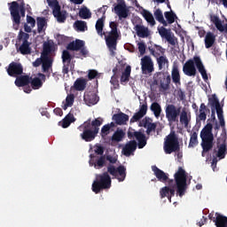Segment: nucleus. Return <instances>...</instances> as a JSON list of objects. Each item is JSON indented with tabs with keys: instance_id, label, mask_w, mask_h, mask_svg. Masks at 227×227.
<instances>
[{
	"instance_id": "f257e3e1",
	"label": "nucleus",
	"mask_w": 227,
	"mask_h": 227,
	"mask_svg": "<svg viewBox=\"0 0 227 227\" xmlns=\"http://www.w3.org/2000/svg\"><path fill=\"white\" fill-rule=\"evenodd\" d=\"M104 22H106V16H102L99 18L95 25L97 34L98 36H105L106 47L109 49L110 56L114 58L116 56V47L118 45V38L120 37V34H118V23L115 21H111L109 23V27L111 31L104 32Z\"/></svg>"
},
{
	"instance_id": "f03ea898",
	"label": "nucleus",
	"mask_w": 227,
	"mask_h": 227,
	"mask_svg": "<svg viewBox=\"0 0 227 227\" xmlns=\"http://www.w3.org/2000/svg\"><path fill=\"white\" fill-rule=\"evenodd\" d=\"M102 119L98 118L94 121H84L82 125L78 127L81 133L80 137L86 143H90L97 137L98 130H100V125H102Z\"/></svg>"
},
{
	"instance_id": "7ed1b4c3",
	"label": "nucleus",
	"mask_w": 227,
	"mask_h": 227,
	"mask_svg": "<svg viewBox=\"0 0 227 227\" xmlns=\"http://www.w3.org/2000/svg\"><path fill=\"white\" fill-rule=\"evenodd\" d=\"M196 67L201 74L202 79H204V81H208L207 69H205V66H203L201 58L199 56H194L193 59H188L183 67V72L185 75H188V77H194V75H196Z\"/></svg>"
},
{
	"instance_id": "20e7f679",
	"label": "nucleus",
	"mask_w": 227,
	"mask_h": 227,
	"mask_svg": "<svg viewBox=\"0 0 227 227\" xmlns=\"http://www.w3.org/2000/svg\"><path fill=\"white\" fill-rule=\"evenodd\" d=\"M212 123H207L200 131V139H201V147L203 149V153L210 152L212 148H214V133H212Z\"/></svg>"
},
{
	"instance_id": "39448f33",
	"label": "nucleus",
	"mask_w": 227,
	"mask_h": 227,
	"mask_svg": "<svg viewBox=\"0 0 227 227\" xmlns=\"http://www.w3.org/2000/svg\"><path fill=\"white\" fill-rule=\"evenodd\" d=\"M111 176H109L108 171L98 175L96 180L92 183V192L98 194L100 191H104V189H111Z\"/></svg>"
},
{
	"instance_id": "423d86ee",
	"label": "nucleus",
	"mask_w": 227,
	"mask_h": 227,
	"mask_svg": "<svg viewBox=\"0 0 227 227\" xmlns=\"http://www.w3.org/2000/svg\"><path fill=\"white\" fill-rule=\"evenodd\" d=\"M84 45V41L76 39L67 44V50L73 51L74 52H79L74 53V58H76V59H82V58H88L90 56V51H88V48Z\"/></svg>"
},
{
	"instance_id": "0eeeda50",
	"label": "nucleus",
	"mask_w": 227,
	"mask_h": 227,
	"mask_svg": "<svg viewBox=\"0 0 227 227\" xmlns=\"http://www.w3.org/2000/svg\"><path fill=\"white\" fill-rule=\"evenodd\" d=\"M163 150L167 155L175 152H180V142L178 136L175 131H171L166 137L163 145Z\"/></svg>"
},
{
	"instance_id": "6e6552de",
	"label": "nucleus",
	"mask_w": 227,
	"mask_h": 227,
	"mask_svg": "<svg viewBox=\"0 0 227 227\" xmlns=\"http://www.w3.org/2000/svg\"><path fill=\"white\" fill-rule=\"evenodd\" d=\"M174 178L177 188V193L182 198V196L185 194V190L187 189V174L182 167L178 168L177 172L174 175Z\"/></svg>"
},
{
	"instance_id": "1a4fd4ad",
	"label": "nucleus",
	"mask_w": 227,
	"mask_h": 227,
	"mask_svg": "<svg viewBox=\"0 0 227 227\" xmlns=\"http://www.w3.org/2000/svg\"><path fill=\"white\" fill-rule=\"evenodd\" d=\"M28 40H29V34L26 32H22V30H20L18 35V41L16 43V47L17 49H19L20 52L24 56L26 54H31V43H29Z\"/></svg>"
},
{
	"instance_id": "9d476101",
	"label": "nucleus",
	"mask_w": 227,
	"mask_h": 227,
	"mask_svg": "<svg viewBox=\"0 0 227 227\" xmlns=\"http://www.w3.org/2000/svg\"><path fill=\"white\" fill-rule=\"evenodd\" d=\"M50 8H52V14L59 23H63L67 20L68 13L67 11H61V5L58 0H47Z\"/></svg>"
},
{
	"instance_id": "9b49d317",
	"label": "nucleus",
	"mask_w": 227,
	"mask_h": 227,
	"mask_svg": "<svg viewBox=\"0 0 227 227\" xmlns=\"http://www.w3.org/2000/svg\"><path fill=\"white\" fill-rule=\"evenodd\" d=\"M20 4L15 1L12 2L9 8L12 22L13 24H16V26L20 25V13L19 10H26V4L24 3V0H20Z\"/></svg>"
},
{
	"instance_id": "f8f14e48",
	"label": "nucleus",
	"mask_w": 227,
	"mask_h": 227,
	"mask_svg": "<svg viewBox=\"0 0 227 227\" xmlns=\"http://www.w3.org/2000/svg\"><path fill=\"white\" fill-rule=\"evenodd\" d=\"M182 108L176 107L175 105H168L165 108V114L168 123H178Z\"/></svg>"
},
{
	"instance_id": "ddd939ff",
	"label": "nucleus",
	"mask_w": 227,
	"mask_h": 227,
	"mask_svg": "<svg viewBox=\"0 0 227 227\" xmlns=\"http://www.w3.org/2000/svg\"><path fill=\"white\" fill-rule=\"evenodd\" d=\"M107 171L109 175L114 176L118 182H125V178H127V168L123 165H120L117 168L114 167V165H108Z\"/></svg>"
},
{
	"instance_id": "4468645a",
	"label": "nucleus",
	"mask_w": 227,
	"mask_h": 227,
	"mask_svg": "<svg viewBox=\"0 0 227 227\" xmlns=\"http://www.w3.org/2000/svg\"><path fill=\"white\" fill-rule=\"evenodd\" d=\"M142 74L148 75V74H153L155 71L153 67V60L152 57L145 55L140 60Z\"/></svg>"
},
{
	"instance_id": "2eb2a0df",
	"label": "nucleus",
	"mask_w": 227,
	"mask_h": 227,
	"mask_svg": "<svg viewBox=\"0 0 227 227\" xmlns=\"http://www.w3.org/2000/svg\"><path fill=\"white\" fill-rule=\"evenodd\" d=\"M6 72L10 77H19V75L24 74V67L22 64L12 61L9 64Z\"/></svg>"
},
{
	"instance_id": "dca6fc26",
	"label": "nucleus",
	"mask_w": 227,
	"mask_h": 227,
	"mask_svg": "<svg viewBox=\"0 0 227 227\" xmlns=\"http://www.w3.org/2000/svg\"><path fill=\"white\" fill-rule=\"evenodd\" d=\"M175 181L173 179L168 181L169 186L162 187L160 190V196L161 199L168 198L169 203H171V198L175 196ZM174 184V185H173Z\"/></svg>"
},
{
	"instance_id": "f3484780",
	"label": "nucleus",
	"mask_w": 227,
	"mask_h": 227,
	"mask_svg": "<svg viewBox=\"0 0 227 227\" xmlns=\"http://www.w3.org/2000/svg\"><path fill=\"white\" fill-rule=\"evenodd\" d=\"M157 80L154 82H160L161 90H169V84H171V75L166 73H159Z\"/></svg>"
},
{
	"instance_id": "a211bd4d",
	"label": "nucleus",
	"mask_w": 227,
	"mask_h": 227,
	"mask_svg": "<svg viewBox=\"0 0 227 227\" xmlns=\"http://www.w3.org/2000/svg\"><path fill=\"white\" fill-rule=\"evenodd\" d=\"M114 12L118 15L119 19H127L129 17V9H127V4L125 1H121L114 6Z\"/></svg>"
},
{
	"instance_id": "6ab92c4d",
	"label": "nucleus",
	"mask_w": 227,
	"mask_h": 227,
	"mask_svg": "<svg viewBox=\"0 0 227 227\" xmlns=\"http://www.w3.org/2000/svg\"><path fill=\"white\" fill-rule=\"evenodd\" d=\"M159 35L161 36V38H165L170 45H176V42H175V35L171 32V29H168L164 27H160L158 28Z\"/></svg>"
},
{
	"instance_id": "aec40b11",
	"label": "nucleus",
	"mask_w": 227,
	"mask_h": 227,
	"mask_svg": "<svg viewBox=\"0 0 227 227\" xmlns=\"http://www.w3.org/2000/svg\"><path fill=\"white\" fill-rule=\"evenodd\" d=\"M136 150H137V142L136 140H130L123 146L121 153L125 157H130V155H134Z\"/></svg>"
},
{
	"instance_id": "412c9836",
	"label": "nucleus",
	"mask_w": 227,
	"mask_h": 227,
	"mask_svg": "<svg viewBox=\"0 0 227 227\" xmlns=\"http://www.w3.org/2000/svg\"><path fill=\"white\" fill-rule=\"evenodd\" d=\"M140 127H144V129H146V134L150 136L152 132H155V129H157V124H155V122H152V119H150L149 117H145L140 121Z\"/></svg>"
},
{
	"instance_id": "4be33fe9",
	"label": "nucleus",
	"mask_w": 227,
	"mask_h": 227,
	"mask_svg": "<svg viewBox=\"0 0 227 227\" xmlns=\"http://www.w3.org/2000/svg\"><path fill=\"white\" fill-rule=\"evenodd\" d=\"M38 77H31L30 80V84L32 86L33 90H40V88H42V86H43V82L42 81H45L46 76L45 74H42V73H38Z\"/></svg>"
},
{
	"instance_id": "5701e85b",
	"label": "nucleus",
	"mask_w": 227,
	"mask_h": 227,
	"mask_svg": "<svg viewBox=\"0 0 227 227\" xmlns=\"http://www.w3.org/2000/svg\"><path fill=\"white\" fill-rule=\"evenodd\" d=\"M134 30L136 31L137 36H138L139 38H148V36H150L151 35L150 29L141 24H137L134 27Z\"/></svg>"
},
{
	"instance_id": "b1692460",
	"label": "nucleus",
	"mask_w": 227,
	"mask_h": 227,
	"mask_svg": "<svg viewBox=\"0 0 227 227\" xmlns=\"http://www.w3.org/2000/svg\"><path fill=\"white\" fill-rule=\"evenodd\" d=\"M152 170L153 171L154 176H156L159 182L166 184V182L169 180V175L166 174L163 170H160V168H158L157 166H153Z\"/></svg>"
},
{
	"instance_id": "393cba45",
	"label": "nucleus",
	"mask_w": 227,
	"mask_h": 227,
	"mask_svg": "<svg viewBox=\"0 0 227 227\" xmlns=\"http://www.w3.org/2000/svg\"><path fill=\"white\" fill-rule=\"evenodd\" d=\"M146 111H148V105L143 104L140 106V109L138 112L135 113V114L130 119V123H135V121H139L141 118H143L146 114Z\"/></svg>"
},
{
	"instance_id": "a878e982",
	"label": "nucleus",
	"mask_w": 227,
	"mask_h": 227,
	"mask_svg": "<svg viewBox=\"0 0 227 227\" xmlns=\"http://www.w3.org/2000/svg\"><path fill=\"white\" fill-rule=\"evenodd\" d=\"M148 49L152 56L156 59L160 58V56H164V53L166 52V50L158 44H153L149 46Z\"/></svg>"
},
{
	"instance_id": "bb28decb",
	"label": "nucleus",
	"mask_w": 227,
	"mask_h": 227,
	"mask_svg": "<svg viewBox=\"0 0 227 227\" xmlns=\"http://www.w3.org/2000/svg\"><path fill=\"white\" fill-rule=\"evenodd\" d=\"M83 100L87 106H95V104L98 103V96L91 91L85 92Z\"/></svg>"
},
{
	"instance_id": "cd10ccee",
	"label": "nucleus",
	"mask_w": 227,
	"mask_h": 227,
	"mask_svg": "<svg viewBox=\"0 0 227 227\" xmlns=\"http://www.w3.org/2000/svg\"><path fill=\"white\" fill-rule=\"evenodd\" d=\"M31 82V77L29 75L17 76L14 84L18 88H24V86H28Z\"/></svg>"
},
{
	"instance_id": "c85d7f7f",
	"label": "nucleus",
	"mask_w": 227,
	"mask_h": 227,
	"mask_svg": "<svg viewBox=\"0 0 227 227\" xmlns=\"http://www.w3.org/2000/svg\"><path fill=\"white\" fill-rule=\"evenodd\" d=\"M113 120L116 125H127L129 116L126 114L119 113L113 115Z\"/></svg>"
},
{
	"instance_id": "c756f323",
	"label": "nucleus",
	"mask_w": 227,
	"mask_h": 227,
	"mask_svg": "<svg viewBox=\"0 0 227 227\" xmlns=\"http://www.w3.org/2000/svg\"><path fill=\"white\" fill-rule=\"evenodd\" d=\"M216 227H227V216L215 213V218L213 219Z\"/></svg>"
},
{
	"instance_id": "7c9ffc66",
	"label": "nucleus",
	"mask_w": 227,
	"mask_h": 227,
	"mask_svg": "<svg viewBox=\"0 0 227 227\" xmlns=\"http://www.w3.org/2000/svg\"><path fill=\"white\" fill-rule=\"evenodd\" d=\"M88 85V80L84 78H78L74 83V88L76 91H84L86 86Z\"/></svg>"
},
{
	"instance_id": "2f4dec72",
	"label": "nucleus",
	"mask_w": 227,
	"mask_h": 227,
	"mask_svg": "<svg viewBox=\"0 0 227 227\" xmlns=\"http://www.w3.org/2000/svg\"><path fill=\"white\" fill-rule=\"evenodd\" d=\"M75 121V117L73 115V114L69 113L63 120L62 121L59 122V125L63 129H68L70 127V124L74 123Z\"/></svg>"
},
{
	"instance_id": "473e14b6",
	"label": "nucleus",
	"mask_w": 227,
	"mask_h": 227,
	"mask_svg": "<svg viewBox=\"0 0 227 227\" xmlns=\"http://www.w3.org/2000/svg\"><path fill=\"white\" fill-rule=\"evenodd\" d=\"M125 137V131L123 129H117L112 136L113 143H121Z\"/></svg>"
},
{
	"instance_id": "72a5a7b5",
	"label": "nucleus",
	"mask_w": 227,
	"mask_h": 227,
	"mask_svg": "<svg viewBox=\"0 0 227 227\" xmlns=\"http://www.w3.org/2000/svg\"><path fill=\"white\" fill-rule=\"evenodd\" d=\"M43 58V72L47 74L50 68H52V58L51 57H42Z\"/></svg>"
},
{
	"instance_id": "f704fd0d",
	"label": "nucleus",
	"mask_w": 227,
	"mask_h": 227,
	"mask_svg": "<svg viewBox=\"0 0 227 227\" xmlns=\"http://www.w3.org/2000/svg\"><path fill=\"white\" fill-rule=\"evenodd\" d=\"M215 43V35L212 32H207L205 37V47L210 49Z\"/></svg>"
},
{
	"instance_id": "c9c22d12",
	"label": "nucleus",
	"mask_w": 227,
	"mask_h": 227,
	"mask_svg": "<svg viewBox=\"0 0 227 227\" xmlns=\"http://www.w3.org/2000/svg\"><path fill=\"white\" fill-rule=\"evenodd\" d=\"M171 75L174 84H180V70L176 65L173 66Z\"/></svg>"
},
{
	"instance_id": "e433bc0d",
	"label": "nucleus",
	"mask_w": 227,
	"mask_h": 227,
	"mask_svg": "<svg viewBox=\"0 0 227 227\" xmlns=\"http://www.w3.org/2000/svg\"><path fill=\"white\" fill-rule=\"evenodd\" d=\"M132 72V67L130 66H127L124 72L121 73V82H129L130 79V73Z\"/></svg>"
},
{
	"instance_id": "4c0bfd02",
	"label": "nucleus",
	"mask_w": 227,
	"mask_h": 227,
	"mask_svg": "<svg viewBox=\"0 0 227 227\" xmlns=\"http://www.w3.org/2000/svg\"><path fill=\"white\" fill-rule=\"evenodd\" d=\"M150 109L152 112H153L155 118L160 117V114L162 113V107H160V105L159 103L153 102L151 105Z\"/></svg>"
},
{
	"instance_id": "58836bf2",
	"label": "nucleus",
	"mask_w": 227,
	"mask_h": 227,
	"mask_svg": "<svg viewBox=\"0 0 227 227\" xmlns=\"http://www.w3.org/2000/svg\"><path fill=\"white\" fill-rule=\"evenodd\" d=\"M154 17L158 22L162 24L165 27H168V21L164 20V15L162 14V11L160 9H157L154 12Z\"/></svg>"
},
{
	"instance_id": "ea45409f",
	"label": "nucleus",
	"mask_w": 227,
	"mask_h": 227,
	"mask_svg": "<svg viewBox=\"0 0 227 227\" xmlns=\"http://www.w3.org/2000/svg\"><path fill=\"white\" fill-rule=\"evenodd\" d=\"M142 15L146 22H148V24H150L151 26H153L155 24V19L153 18V14H152V12L146 10H143Z\"/></svg>"
},
{
	"instance_id": "a19ab883",
	"label": "nucleus",
	"mask_w": 227,
	"mask_h": 227,
	"mask_svg": "<svg viewBox=\"0 0 227 227\" xmlns=\"http://www.w3.org/2000/svg\"><path fill=\"white\" fill-rule=\"evenodd\" d=\"M156 61L159 67V70H162V68L166 67V65H169V60H168L167 56H160L156 58Z\"/></svg>"
},
{
	"instance_id": "79ce46f5",
	"label": "nucleus",
	"mask_w": 227,
	"mask_h": 227,
	"mask_svg": "<svg viewBox=\"0 0 227 227\" xmlns=\"http://www.w3.org/2000/svg\"><path fill=\"white\" fill-rule=\"evenodd\" d=\"M51 52H52V46L49 43H44L41 57L42 58H51V56H50Z\"/></svg>"
},
{
	"instance_id": "37998d69",
	"label": "nucleus",
	"mask_w": 227,
	"mask_h": 227,
	"mask_svg": "<svg viewBox=\"0 0 227 227\" xmlns=\"http://www.w3.org/2000/svg\"><path fill=\"white\" fill-rule=\"evenodd\" d=\"M74 29H76V31H80L82 33H84V31H86V29H88V26L86 25V21L76 20L74 22Z\"/></svg>"
},
{
	"instance_id": "c03bdc74",
	"label": "nucleus",
	"mask_w": 227,
	"mask_h": 227,
	"mask_svg": "<svg viewBox=\"0 0 227 227\" xmlns=\"http://www.w3.org/2000/svg\"><path fill=\"white\" fill-rule=\"evenodd\" d=\"M218 151L216 153V157H219V159H224L226 157V143H223L221 145H217Z\"/></svg>"
},
{
	"instance_id": "a18cd8bd",
	"label": "nucleus",
	"mask_w": 227,
	"mask_h": 227,
	"mask_svg": "<svg viewBox=\"0 0 227 227\" xmlns=\"http://www.w3.org/2000/svg\"><path fill=\"white\" fill-rule=\"evenodd\" d=\"M68 51L69 50L67 49L62 51V61L63 63L70 65V63H72V59H74V57L72 56V54H70V51Z\"/></svg>"
},
{
	"instance_id": "49530a36",
	"label": "nucleus",
	"mask_w": 227,
	"mask_h": 227,
	"mask_svg": "<svg viewBox=\"0 0 227 227\" xmlns=\"http://www.w3.org/2000/svg\"><path fill=\"white\" fill-rule=\"evenodd\" d=\"M90 166H94L96 169H100L106 166V156H101L95 163L90 161Z\"/></svg>"
},
{
	"instance_id": "de8ad7c7",
	"label": "nucleus",
	"mask_w": 227,
	"mask_h": 227,
	"mask_svg": "<svg viewBox=\"0 0 227 227\" xmlns=\"http://www.w3.org/2000/svg\"><path fill=\"white\" fill-rule=\"evenodd\" d=\"M37 32L42 33L45 26H47V20L43 17H37Z\"/></svg>"
},
{
	"instance_id": "09e8293b",
	"label": "nucleus",
	"mask_w": 227,
	"mask_h": 227,
	"mask_svg": "<svg viewBox=\"0 0 227 227\" xmlns=\"http://www.w3.org/2000/svg\"><path fill=\"white\" fill-rule=\"evenodd\" d=\"M75 97L74 94H70L66 98V104L62 106L64 111H67L68 107H72L74 106Z\"/></svg>"
},
{
	"instance_id": "8fccbe9b",
	"label": "nucleus",
	"mask_w": 227,
	"mask_h": 227,
	"mask_svg": "<svg viewBox=\"0 0 227 227\" xmlns=\"http://www.w3.org/2000/svg\"><path fill=\"white\" fill-rule=\"evenodd\" d=\"M114 75L111 78V84H117L118 83V78L120 75H121V70L118 69V67H114L113 69Z\"/></svg>"
},
{
	"instance_id": "3c124183",
	"label": "nucleus",
	"mask_w": 227,
	"mask_h": 227,
	"mask_svg": "<svg viewBox=\"0 0 227 227\" xmlns=\"http://www.w3.org/2000/svg\"><path fill=\"white\" fill-rule=\"evenodd\" d=\"M136 139L138 142L137 146L139 149H142L146 146V136L145 134L141 132V134L138 135Z\"/></svg>"
},
{
	"instance_id": "603ef678",
	"label": "nucleus",
	"mask_w": 227,
	"mask_h": 227,
	"mask_svg": "<svg viewBox=\"0 0 227 227\" xmlns=\"http://www.w3.org/2000/svg\"><path fill=\"white\" fill-rule=\"evenodd\" d=\"M194 146H198V133L196 131L191 134L188 148H194Z\"/></svg>"
},
{
	"instance_id": "864d4df0",
	"label": "nucleus",
	"mask_w": 227,
	"mask_h": 227,
	"mask_svg": "<svg viewBox=\"0 0 227 227\" xmlns=\"http://www.w3.org/2000/svg\"><path fill=\"white\" fill-rule=\"evenodd\" d=\"M205 111H207V106L205 103H202L200 106V114H199V120H200V121H205V120H207V113Z\"/></svg>"
},
{
	"instance_id": "5fc2aeb1",
	"label": "nucleus",
	"mask_w": 227,
	"mask_h": 227,
	"mask_svg": "<svg viewBox=\"0 0 227 227\" xmlns=\"http://www.w3.org/2000/svg\"><path fill=\"white\" fill-rule=\"evenodd\" d=\"M208 102H209L211 107H214V109H219L221 107L219 99L217 98V97L215 95H213L212 98H209Z\"/></svg>"
},
{
	"instance_id": "6e6d98bb",
	"label": "nucleus",
	"mask_w": 227,
	"mask_h": 227,
	"mask_svg": "<svg viewBox=\"0 0 227 227\" xmlns=\"http://www.w3.org/2000/svg\"><path fill=\"white\" fill-rule=\"evenodd\" d=\"M164 15H165V19L167 20L168 24L175 23V19H176V14L175 12H173L172 11L165 12Z\"/></svg>"
},
{
	"instance_id": "4d7b16f0",
	"label": "nucleus",
	"mask_w": 227,
	"mask_h": 227,
	"mask_svg": "<svg viewBox=\"0 0 227 227\" xmlns=\"http://www.w3.org/2000/svg\"><path fill=\"white\" fill-rule=\"evenodd\" d=\"M180 116V123L184 125V127H189V117L187 116V112L183 111Z\"/></svg>"
},
{
	"instance_id": "13d9d810",
	"label": "nucleus",
	"mask_w": 227,
	"mask_h": 227,
	"mask_svg": "<svg viewBox=\"0 0 227 227\" xmlns=\"http://www.w3.org/2000/svg\"><path fill=\"white\" fill-rule=\"evenodd\" d=\"M79 15L81 19H91V12L89 11L88 8L81 9L79 12Z\"/></svg>"
},
{
	"instance_id": "bf43d9fd",
	"label": "nucleus",
	"mask_w": 227,
	"mask_h": 227,
	"mask_svg": "<svg viewBox=\"0 0 227 227\" xmlns=\"http://www.w3.org/2000/svg\"><path fill=\"white\" fill-rule=\"evenodd\" d=\"M110 132H111V129H110L109 125H106V124L104 125L101 129V133H100L101 137H103V138L106 137L107 136H109Z\"/></svg>"
},
{
	"instance_id": "052dcab7",
	"label": "nucleus",
	"mask_w": 227,
	"mask_h": 227,
	"mask_svg": "<svg viewBox=\"0 0 227 227\" xmlns=\"http://www.w3.org/2000/svg\"><path fill=\"white\" fill-rule=\"evenodd\" d=\"M138 51L140 56H145L146 54V44L144 42L137 43Z\"/></svg>"
},
{
	"instance_id": "680f3d73",
	"label": "nucleus",
	"mask_w": 227,
	"mask_h": 227,
	"mask_svg": "<svg viewBox=\"0 0 227 227\" xmlns=\"http://www.w3.org/2000/svg\"><path fill=\"white\" fill-rule=\"evenodd\" d=\"M141 134V131H135L134 129H129L128 137L129 139H137V136Z\"/></svg>"
},
{
	"instance_id": "e2e57ef3",
	"label": "nucleus",
	"mask_w": 227,
	"mask_h": 227,
	"mask_svg": "<svg viewBox=\"0 0 227 227\" xmlns=\"http://www.w3.org/2000/svg\"><path fill=\"white\" fill-rule=\"evenodd\" d=\"M98 75V72H97V70L95 69L89 70L88 78L90 81H93V79H96Z\"/></svg>"
},
{
	"instance_id": "0e129e2a",
	"label": "nucleus",
	"mask_w": 227,
	"mask_h": 227,
	"mask_svg": "<svg viewBox=\"0 0 227 227\" xmlns=\"http://www.w3.org/2000/svg\"><path fill=\"white\" fill-rule=\"evenodd\" d=\"M106 160L110 163L108 166H113V164H116V162H118V158L113 155H106Z\"/></svg>"
},
{
	"instance_id": "69168bd1",
	"label": "nucleus",
	"mask_w": 227,
	"mask_h": 227,
	"mask_svg": "<svg viewBox=\"0 0 227 227\" xmlns=\"http://www.w3.org/2000/svg\"><path fill=\"white\" fill-rule=\"evenodd\" d=\"M57 42L59 43V45H63V43H65V42H67V36H65L64 35H57Z\"/></svg>"
},
{
	"instance_id": "338daca9",
	"label": "nucleus",
	"mask_w": 227,
	"mask_h": 227,
	"mask_svg": "<svg viewBox=\"0 0 227 227\" xmlns=\"http://www.w3.org/2000/svg\"><path fill=\"white\" fill-rule=\"evenodd\" d=\"M27 24H30L31 27H35V26H36V20H35V18L32 16H27Z\"/></svg>"
},
{
	"instance_id": "774afa93",
	"label": "nucleus",
	"mask_w": 227,
	"mask_h": 227,
	"mask_svg": "<svg viewBox=\"0 0 227 227\" xmlns=\"http://www.w3.org/2000/svg\"><path fill=\"white\" fill-rule=\"evenodd\" d=\"M94 152L97 153V155H104V147L102 145H98L96 146Z\"/></svg>"
}]
</instances>
